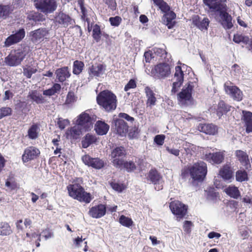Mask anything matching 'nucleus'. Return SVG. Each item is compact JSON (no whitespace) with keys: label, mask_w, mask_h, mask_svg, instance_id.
<instances>
[{"label":"nucleus","mask_w":252,"mask_h":252,"mask_svg":"<svg viewBox=\"0 0 252 252\" xmlns=\"http://www.w3.org/2000/svg\"><path fill=\"white\" fill-rule=\"evenodd\" d=\"M76 124L82 126L85 131H88L92 127V123L91 117L85 112L81 114L76 121Z\"/></svg>","instance_id":"nucleus-15"},{"label":"nucleus","mask_w":252,"mask_h":252,"mask_svg":"<svg viewBox=\"0 0 252 252\" xmlns=\"http://www.w3.org/2000/svg\"><path fill=\"white\" fill-rule=\"evenodd\" d=\"M136 87V83L135 80L130 79L127 84L125 86L124 90L126 92H127L130 89H134Z\"/></svg>","instance_id":"nucleus-59"},{"label":"nucleus","mask_w":252,"mask_h":252,"mask_svg":"<svg viewBox=\"0 0 252 252\" xmlns=\"http://www.w3.org/2000/svg\"><path fill=\"white\" fill-rule=\"evenodd\" d=\"M165 136L164 135H157L155 137L154 141L158 145H162Z\"/></svg>","instance_id":"nucleus-62"},{"label":"nucleus","mask_w":252,"mask_h":252,"mask_svg":"<svg viewBox=\"0 0 252 252\" xmlns=\"http://www.w3.org/2000/svg\"><path fill=\"white\" fill-rule=\"evenodd\" d=\"M103 1L112 10L116 9L117 3L115 0H103Z\"/></svg>","instance_id":"nucleus-61"},{"label":"nucleus","mask_w":252,"mask_h":252,"mask_svg":"<svg viewBox=\"0 0 252 252\" xmlns=\"http://www.w3.org/2000/svg\"><path fill=\"white\" fill-rule=\"evenodd\" d=\"M84 66V64L82 62L77 60L74 61L73 63V73L76 75L79 74L82 71Z\"/></svg>","instance_id":"nucleus-44"},{"label":"nucleus","mask_w":252,"mask_h":252,"mask_svg":"<svg viewBox=\"0 0 252 252\" xmlns=\"http://www.w3.org/2000/svg\"><path fill=\"white\" fill-rule=\"evenodd\" d=\"M153 50L156 55L162 58L166 59L167 57V53L162 48H154Z\"/></svg>","instance_id":"nucleus-53"},{"label":"nucleus","mask_w":252,"mask_h":252,"mask_svg":"<svg viewBox=\"0 0 252 252\" xmlns=\"http://www.w3.org/2000/svg\"><path fill=\"white\" fill-rule=\"evenodd\" d=\"M243 120L246 126L247 133L252 132V112L250 111H243Z\"/></svg>","instance_id":"nucleus-30"},{"label":"nucleus","mask_w":252,"mask_h":252,"mask_svg":"<svg viewBox=\"0 0 252 252\" xmlns=\"http://www.w3.org/2000/svg\"><path fill=\"white\" fill-rule=\"evenodd\" d=\"M226 0H206L207 5L211 12H218L226 7Z\"/></svg>","instance_id":"nucleus-14"},{"label":"nucleus","mask_w":252,"mask_h":252,"mask_svg":"<svg viewBox=\"0 0 252 252\" xmlns=\"http://www.w3.org/2000/svg\"><path fill=\"white\" fill-rule=\"evenodd\" d=\"M75 101V97L73 92H69L66 96L65 103L66 104H71Z\"/></svg>","instance_id":"nucleus-60"},{"label":"nucleus","mask_w":252,"mask_h":252,"mask_svg":"<svg viewBox=\"0 0 252 252\" xmlns=\"http://www.w3.org/2000/svg\"><path fill=\"white\" fill-rule=\"evenodd\" d=\"M61 89V85L59 84L55 83L51 88L44 90L43 91V94L50 96L58 93L60 91Z\"/></svg>","instance_id":"nucleus-34"},{"label":"nucleus","mask_w":252,"mask_h":252,"mask_svg":"<svg viewBox=\"0 0 252 252\" xmlns=\"http://www.w3.org/2000/svg\"><path fill=\"white\" fill-rule=\"evenodd\" d=\"M193 224L191 221L185 220L183 224V229L187 233H189L191 232V227Z\"/></svg>","instance_id":"nucleus-58"},{"label":"nucleus","mask_w":252,"mask_h":252,"mask_svg":"<svg viewBox=\"0 0 252 252\" xmlns=\"http://www.w3.org/2000/svg\"><path fill=\"white\" fill-rule=\"evenodd\" d=\"M49 30L46 28L38 29L30 33L32 40L33 42H37L43 40L44 37L49 34Z\"/></svg>","instance_id":"nucleus-20"},{"label":"nucleus","mask_w":252,"mask_h":252,"mask_svg":"<svg viewBox=\"0 0 252 252\" xmlns=\"http://www.w3.org/2000/svg\"><path fill=\"white\" fill-rule=\"evenodd\" d=\"M83 162L87 165L95 169H99L104 166V161L99 158H93L86 155L82 157Z\"/></svg>","instance_id":"nucleus-13"},{"label":"nucleus","mask_w":252,"mask_h":252,"mask_svg":"<svg viewBox=\"0 0 252 252\" xmlns=\"http://www.w3.org/2000/svg\"><path fill=\"white\" fill-rule=\"evenodd\" d=\"M12 110L10 108L7 107H2L0 109V119L3 117L11 115Z\"/></svg>","instance_id":"nucleus-52"},{"label":"nucleus","mask_w":252,"mask_h":252,"mask_svg":"<svg viewBox=\"0 0 252 252\" xmlns=\"http://www.w3.org/2000/svg\"><path fill=\"white\" fill-rule=\"evenodd\" d=\"M96 101L98 104L107 112L112 111L116 108L117 97L109 91L101 92L96 97Z\"/></svg>","instance_id":"nucleus-2"},{"label":"nucleus","mask_w":252,"mask_h":252,"mask_svg":"<svg viewBox=\"0 0 252 252\" xmlns=\"http://www.w3.org/2000/svg\"><path fill=\"white\" fill-rule=\"evenodd\" d=\"M83 131H85L84 128L80 125L77 124L70 129V133L73 137L76 138Z\"/></svg>","instance_id":"nucleus-39"},{"label":"nucleus","mask_w":252,"mask_h":252,"mask_svg":"<svg viewBox=\"0 0 252 252\" xmlns=\"http://www.w3.org/2000/svg\"><path fill=\"white\" fill-rule=\"evenodd\" d=\"M119 116L120 117L119 119H124L126 120L128 122H132L134 121V118L130 116H129L128 114L124 113H121L119 114Z\"/></svg>","instance_id":"nucleus-63"},{"label":"nucleus","mask_w":252,"mask_h":252,"mask_svg":"<svg viewBox=\"0 0 252 252\" xmlns=\"http://www.w3.org/2000/svg\"><path fill=\"white\" fill-rule=\"evenodd\" d=\"M109 20L112 26L118 27L120 25L122 19L119 16H115L114 17H110Z\"/></svg>","instance_id":"nucleus-56"},{"label":"nucleus","mask_w":252,"mask_h":252,"mask_svg":"<svg viewBox=\"0 0 252 252\" xmlns=\"http://www.w3.org/2000/svg\"><path fill=\"white\" fill-rule=\"evenodd\" d=\"M126 155V152L123 147H117L114 148L110 155L111 162L116 168L123 166V162Z\"/></svg>","instance_id":"nucleus-6"},{"label":"nucleus","mask_w":252,"mask_h":252,"mask_svg":"<svg viewBox=\"0 0 252 252\" xmlns=\"http://www.w3.org/2000/svg\"><path fill=\"white\" fill-rule=\"evenodd\" d=\"M148 178L153 184L160 182V181L162 180V177L156 170H151L148 174Z\"/></svg>","instance_id":"nucleus-35"},{"label":"nucleus","mask_w":252,"mask_h":252,"mask_svg":"<svg viewBox=\"0 0 252 252\" xmlns=\"http://www.w3.org/2000/svg\"><path fill=\"white\" fill-rule=\"evenodd\" d=\"M218 132V126L213 124L206 125V134L215 135Z\"/></svg>","instance_id":"nucleus-45"},{"label":"nucleus","mask_w":252,"mask_h":252,"mask_svg":"<svg viewBox=\"0 0 252 252\" xmlns=\"http://www.w3.org/2000/svg\"><path fill=\"white\" fill-rule=\"evenodd\" d=\"M115 129L118 134L121 136L126 135L128 130L127 123L122 119H117L115 121Z\"/></svg>","instance_id":"nucleus-25"},{"label":"nucleus","mask_w":252,"mask_h":252,"mask_svg":"<svg viewBox=\"0 0 252 252\" xmlns=\"http://www.w3.org/2000/svg\"><path fill=\"white\" fill-rule=\"evenodd\" d=\"M172 213L176 216L177 220L180 221L184 217L187 212V206L179 201L171 202L169 205Z\"/></svg>","instance_id":"nucleus-7"},{"label":"nucleus","mask_w":252,"mask_h":252,"mask_svg":"<svg viewBox=\"0 0 252 252\" xmlns=\"http://www.w3.org/2000/svg\"><path fill=\"white\" fill-rule=\"evenodd\" d=\"M39 128L36 124L32 125L29 129L28 136L30 139H35L38 136Z\"/></svg>","instance_id":"nucleus-37"},{"label":"nucleus","mask_w":252,"mask_h":252,"mask_svg":"<svg viewBox=\"0 0 252 252\" xmlns=\"http://www.w3.org/2000/svg\"><path fill=\"white\" fill-rule=\"evenodd\" d=\"M101 31L100 27L97 25L95 24L93 30V36L94 40L98 42L100 38Z\"/></svg>","instance_id":"nucleus-51"},{"label":"nucleus","mask_w":252,"mask_h":252,"mask_svg":"<svg viewBox=\"0 0 252 252\" xmlns=\"http://www.w3.org/2000/svg\"><path fill=\"white\" fill-rule=\"evenodd\" d=\"M11 232L10 227L7 223L0 222V235H8Z\"/></svg>","instance_id":"nucleus-41"},{"label":"nucleus","mask_w":252,"mask_h":252,"mask_svg":"<svg viewBox=\"0 0 252 252\" xmlns=\"http://www.w3.org/2000/svg\"><path fill=\"white\" fill-rule=\"evenodd\" d=\"M10 12V6L0 5V17L5 19Z\"/></svg>","instance_id":"nucleus-48"},{"label":"nucleus","mask_w":252,"mask_h":252,"mask_svg":"<svg viewBox=\"0 0 252 252\" xmlns=\"http://www.w3.org/2000/svg\"><path fill=\"white\" fill-rule=\"evenodd\" d=\"M225 92L229 94L234 99L240 101L242 99L243 94L241 90L235 86H226L224 85Z\"/></svg>","instance_id":"nucleus-21"},{"label":"nucleus","mask_w":252,"mask_h":252,"mask_svg":"<svg viewBox=\"0 0 252 252\" xmlns=\"http://www.w3.org/2000/svg\"><path fill=\"white\" fill-rule=\"evenodd\" d=\"M192 23L200 30L203 31L205 29V18L200 21L199 16L196 15L193 17Z\"/></svg>","instance_id":"nucleus-43"},{"label":"nucleus","mask_w":252,"mask_h":252,"mask_svg":"<svg viewBox=\"0 0 252 252\" xmlns=\"http://www.w3.org/2000/svg\"><path fill=\"white\" fill-rule=\"evenodd\" d=\"M231 106L223 100H220L217 105L216 108V114L219 118H220L223 115L226 114L231 110Z\"/></svg>","instance_id":"nucleus-26"},{"label":"nucleus","mask_w":252,"mask_h":252,"mask_svg":"<svg viewBox=\"0 0 252 252\" xmlns=\"http://www.w3.org/2000/svg\"><path fill=\"white\" fill-rule=\"evenodd\" d=\"M158 6L161 10V11L164 13H166L169 11H171L170 10V7L169 5L163 0L161 3H160V4Z\"/></svg>","instance_id":"nucleus-57"},{"label":"nucleus","mask_w":252,"mask_h":252,"mask_svg":"<svg viewBox=\"0 0 252 252\" xmlns=\"http://www.w3.org/2000/svg\"><path fill=\"white\" fill-rule=\"evenodd\" d=\"M249 37L248 36H245L243 35L242 34L236 33L233 36V40L234 42L236 43H240L241 42L245 44V43H247L249 42Z\"/></svg>","instance_id":"nucleus-42"},{"label":"nucleus","mask_w":252,"mask_h":252,"mask_svg":"<svg viewBox=\"0 0 252 252\" xmlns=\"http://www.w3.org/2000/svg\"><path fill=\"white\" fill-rule=\"evenodd\" d=\"M26 55L25 51L22 49L13 50L4 59L7 65L16 66L19 65Z\"/></svg>","instance_id":"nucleus-5"},{"label":"nucleus","mask_w":252,"mask_h":252,"mask_svg":"<svg viewBox=\"0 0 252 252\" xmlns=\"http://www.w3.org/2000/svg\"><path fill=\"white\" fill-rule=\"evenodd\" d=\"M40 154L39 150L34 147H29L25 150L22 156L23 162H26L29 160L36 158Z\"/></svg>","instance_id":"nucleus-16"},{"label":"nucleus","mask_w":252,"mask_h":252,"mask_svg":"<svg viewBox=\"0 0 252 252\" xmlns=\"http://www.w3.org/2000/svg\"><path fill=\"white\" fill-rule=\"evenodd\" d=\"M226 7L225 9H223V10L218 12L220 13V16L222 20L221 24L223 27L225 29H230L233 27V24L231 22L232 17L231 15L226 12Z\"/></svg>","instance_id":"nucleus-19"},{"label":"nucleus","mask_w":252,"mask_h":252,"mask_svg":"<svg viewBox=\"0 0 252 252\" xmlns=\"http://www.w3.org/2000/svg\"><path fill=\"white\" fill-rule=\"evenodd\" d=\"M106 65L100 63H95L90 66L88 68L89 80L93 78L98 79L102 77L105 72Z\"/></svg>","instance_id":"nucleus-8"},{"label":"nucleus","mask_w":252,"mask_h":252,"mask_svg":"<svg viewBox=\"0 0 252 252\" xmlns=\"http://www.w3.org/2000/svg\"><path fill=\"white\" fill-rule=\"evenodd\" d=\"M28 97L37 104H43L45 102V100L42 94L36 90L30 91L28 95Z\"/></svg>","instance_id":"nucleus-29"},{"label":"nucleus","mask_w":252,"mask_h":252,"mask_svg":"<svg viewBox=\"0 0 252 252\" xmlns=\"http://www.w3.org/2000/svg\"><path fill=\"white\" fill-rule=\"evenodd\" d=\"M136 168V165L133 161H125L124 160L123 162V166L118 168L120 169L121 170L125 169L127 172H131L134 170Z\"/></svg>","instance_id":"nucleus-46"},{"label":"nucleus","mask_w":252,"mask_h":252,"mask_svg":"<svg viewBox=\"0 0 252 252\" xmlns=\"http://www.w3.org/2000/svg\"><path fill=\"white\" fill-rule=\"evenodd\" d=\"M34 5L38 10L46 15L54 12L57 7L56 0H34Z\"/></svg>","instance_id":"nucleus-4"},{"label":"nucleus","mask_w":252,"mask_h":252,"mask_svg":"<svg viewBox=\"0 0 252 252\" xmlns=\"http://www.w3.org/2000/svg\"><path fill=\"white\" fill-rule=\"evenodd\" d=\"M181 176L184 179L190 176L193 181L202 182L205 178V163L200 161L185 166L181 170Z\"/></svg>","instance_id":"nucleus-1"},{"label":"nucleus","mask_w":252,"mask_h":252,"mask_svg":"<svg viewBox=\"0 0 252 252\" xmlns=\"http://www.w3.org/2000/svg\"><path fill=\"white\" fill-rule=\"evenodd\" d=\"M219 175L225 181L229 180L233 176V171L230 163L224 164L219 171Z\"/></svg>","instance_id":"nucleus-22"},{"label":"nucleus","mask_w":252,"mask_h":252,"mask_svg":"<svg viewBox=\"0 0 252 252\" xmlns=\"http://www.w3.org/2000/svg\"><path fill=\"white\" fill-rule=\"evenodd\" d=\"M78 4H79V5L80 7V9H81V13H82V19L84 21L87 22L88 25H89L90 21V19H89V18L88 17L87 13V9H86V8L85 7V6L84 5L83 0H78Z\"/></svg>","instance_id":"nucleus-40"},{"label":"nucleus","mask_w":252,"mask_h":252,"mask_svg":"<svg viewBox=\"0 0 252 252\" xmlns=\"http://www.w3.org/2000/svg\"><path fill=\"white\" fill-rule=\"evenodd\" d=\"M96 141V137L90 133L87 134L82 140V147L87 148Z\"/></svg>","instance_id":"nucleus-33"},{"label":"nucleus","mask_w":252,"mask_h":252,"mask_svg":"<svg viewBox=\"0 0 252 252\" xmlns=\"http://www.w3.org/2000/svg\"><path fill=\"white\" fill-rule=\"evenodd\" d=\"M67 189L69 195L73 199L86 203H90L92 200L90 193L86 192L84 188L79 184L74 183L69 185L67 187Z\"/></svg>","instance_id":"nucleus-3"},{"label":"nucleus","mask_w":252,"mask_h":252,"mask_svg":"<svg viewBox=\"0 0 252 252\" xmlns=\"http://www.w3.org/2000/svg\"><path fill=\"white\" fill-rule=\"evenodd\" d=\"M193 88L194 83L189 82L184 86L182 91L178 94V100L181 104H185L187 101L190 99L191 92Z\"/></svg>","instance_id":"nucleus-12"},{"label":"nucleus","mask_w":252,"mask_h":252,"mask_svg":"<svg viewBox=\"0 0 252 252\" xmlns=\"http://www.w3.org/2000/svg\"><path fill=\"white\" fill-rule=\"evenodd\" d=\"M236 180L239 182L248 181L249 177L247 172L245 170H238L236 172Z\"/></svg>","instance_id":"nucleus-36"},{"label":"nucleus","mask_w":252,"mask_h":252,"mask_svg":"<svg viewBox=\"0 0 252 252\" xmlns=\"http://www.w3.org/2000/svg\"><path fill=\"white\" fill-rule=\"evenodd\" d=\"M25 36L24 29H20L15 33L12 34L7 37L4 42L3 47H9L10 46L20 42Z\"/></svg>","instance_id":"nucleus-11"},{"label":"nucleus","mask_w":252,"mask_h":252,"mask_svg":"<svg viewBox=\"0 0 252 252\" xmlns=\"http://www.w3.org/2000/svg\"><path fill=\"white\" fill-rule=\"evenodd\" d=\"M110 185L113 189L120 192H122L125 189V186L122 184L112 182L110 183Z\"/></svg>","instance_id":"nucleus-54"},{"label":"nucleus","mask_w":252,"mask_h":252,"mask_svg":"<svg viewBox=\"0 0 252 252\" xmlns=\"http://www.w3.org/2000/svg\"><path fill=\"white\" fill-rule=\"evenodd\" d=\"M225 192L227 195L235 199L238 198L240 196V191L236 187H228L225 189Z\"/></svg>","instance_id":"nucleus-38"},{"label":"nucleus","mask_w":252,"mask_h":252,"mask_svg":"<svg viewBox=\"0 0 252 252\" xmlns=\"http://www.w3.org/2000/svg\"><path fill=\"white\" fill-rule=\"evenodd\" d=\"M156 75L159 78L165 77L170 74V67L167 63H160L155 67Z\"/></svg>","instance_id":"nucleus-17"},{"label":"nucleus","mask_w":252,"mask_h":252,"mask_svg":"<svg viewBox=\"0 0 252 252\" xmlns=\"http://www.w3.org/2000/svg\"><path fill=\"white\" fill-rule=\"evenodd\" d=\"M55 74H56L57 78L58 79L59 81L61 82H64L70 76L67 67H63L57 69Z\"/></svg>","instance_id":"nucleus-28"},{"label":"nucleus","mask_w":252,"mask_h":252,"mask_svg":"<svg viewBox=\"0 0 252 252\" xmlns=\"http://www.w3.org/2000/svg\"><path fill=\"white\" fill-rule=\"evenodd\" d=\"M145 92L147 97V105L150 106L155 105L157 101V99L155 96V94L149 87H146L145 88Z\"/></svg>","instance_id":"nucleus-32"},{"label":"nucleus","mask_w":252,"mask_h":252,"mask_svg":"<svg viewBox=\"0 0 252 252\" xmlns=\"http://www.w3.org/2000/svg\"><path fill=\"white\" fill-rule=\"evenodd\" d=\"M36 71V68L30 66L23 69V74L28 78H31L32 75L35 73Z\"/></svg>","instance_id":"nucleus-50"},{"label":"nucleus","mask_w":252,"mask_h":252,"mask_svg":"<svg viewBox=\"0 0 252 252\" xmlns=\"http://www.w3.org/2000/svg\"><path fill=\"white\" fill-rule=\"evenodd\" d=\"M184 80V74L181 67L177 66L175 67V72L173 78L172 79L173 81L172 88L171 93L175 94L181 87Z\"/></svg>","instance_id":"nucleus-10"},{"label":"nucleus","mask_w":252,"mask_h":252,"mask_svg":"<svg viewBox=\"0 0 252 252\" xmlns=\"http://www.w3.org/2000/svg\"><path fill=\"white\" fill-rule=\"evenodd\" d=\"M176 17V15L174 12L169 11L164 14L162 17L163 23L167 26L168 29H172L175 24Z\"/></svg>","instance_id":"nucleus-27"},{"label":"nucleus","mask_w":252,"mask_h":252,"mask_svg":"<svg viewBox=\"0 0 252 252\" xmlns=\"http://www.w3.org/2000/svg\"><path fill=\"white\" fill-rule=\"evenodd\" d=\"M224 154L222 152H217L213 153L206 154V159L213 164H219L224 160Z\"/></svg>","instance_id":"nucleus-23"},{"label":"nucleus","mask_w":252,"mask_h":252,"mask_svg":"<svg viewBox=\"0 0 252 252\" xmlns=\"http://www.w3.org/2000/svg\"><path fill=\"white\" fill-rule=\"evenodd\" d=\"M55 23L61 25L62 27L66 28L69 25H74L75 23L74 20L72 19L68 15L61 11L56 12L54 17Z\"/></svg>","instance_id":"nucleus-9"},{"label":"nucleus","mask_w":252,"mask_h":252,"mask_svg":"<svg viewBox=\"0 0 252 252\" xmlns=\"http://www.w3.org/2000/svg\"><path fill=\"white\" fill-rule=\"evenodd\" d=\"M106 213V207L104 205L99 204L92 207L89 211V215L93 218H100L104 216Z\"/></svg>","instance_id":"nucleus-18"},{"label":"nucleus","mask_w":252,"mask_h":252,"mask_svg":"<svg viewBox=\"0 0 252 252\" xmlns=\"http://www.w3.org/2000/svg\"><path fill=\"white\" fill-rule=\"evenodd\" d=\"M120 223L123 226L129 227L132 225L133 221L132 220L124 215H122L119 219Z\"/></svg>","instance_id":"nucleus-49"},{"label":"nucleus","mask_w":252,"mask_h":252,"mask_svg":"<svg viewBox=\"0 0 252 252\" xmlns=\"http://www.w3.org/2000/svg\"><path fill=\"white\" fill-rule=\"evenodd\" d=\"M95 130L100 135L106 134L109 129V126L104 122L98 121L95 125Z\"/></svg>","instance_id":"nucleus-31"},{"label":"nucleus","mask_w":252,"mask_h":252,"mask_svg":"<svg viewBox=\"0 0 252 252\" xmlns=\"http://www.w3.org/2000/svg\"><path fill=\"white\" fill-rule=\"evenodd\" d=\"M240 234L243 239L248 238L249 236V233L246 227L240 230Z\"/></svg>","instance_id":"nucleus-64"},{"label":"nucleus","mask_w":252,"mask_h":252,"mask_svg":"<svg viewBox=\"0 0 252 252\" xmlns=\"http://www.w3.org/2000/svg\"><path fill=\"white\" fill-rule=\"evenodd\" d=\"M235 156L242 165L244 166L246 169L251 167V163L248 155L244 151L238 150L235 152Z\"/></svg>","instance_id":"nucleus-24"},{"label":"nucleus","mask_w":252,"mask_h":252,"mask_svg":"<svg viewBox=\"0 0 252 252\" xmlns=\"http://www.w3.org/2000/svg\"><path fill=\"white\" fill-rule=\"evenodd\" d=\"M69 124V121L67 119H63V118H59L57 122L58 126L61 129H64Z\"/></svg>","instance_id":"nucleus-55"},{"label":"nucleus","mask_w":252,"mask_h":252,"mask_svg":"<svg viewBox=\"0 0 252 252\" xmlns=\"http://www.w3.org/2000/svg\"><path fill=\"white\" fill-rule=\"evenodd\" d=\"M28 18L30 21L35 23L42 21L45 19L44 16L39 12L31 13L29 15Z\"/></svg>","instance_id":"nucleus-47"}]
</instances>
